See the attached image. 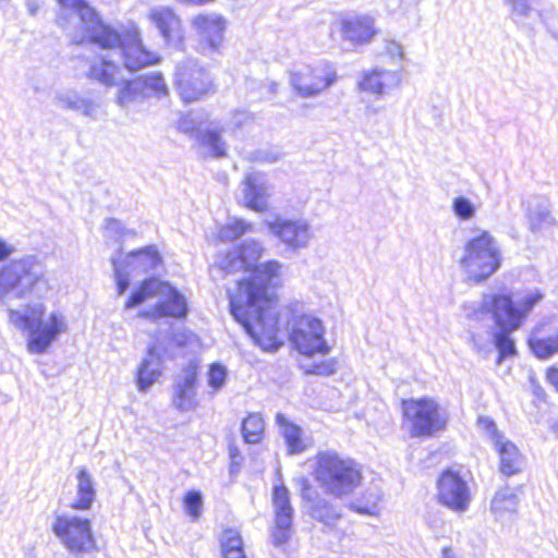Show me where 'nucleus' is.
Wrapping results in <instances>:
<instances>
[{
	"label": "nucleus",
	"mask_w": 558,
	"mask_h": 558,
	"mask_svg": "<svg viewBox=\"0 0 558 558\" xmlns=\"http://www.w3.org/2000/svg\"><path fill=\"white\" fill-rule=\"evenodd\" d=\"M265 428L264 420L260 414L252 413L242 423L243 438L248 444H257L262 439Z\"/></svg>",
	"instance_id": "nucleus-38"
},
{
	"label": "nucleus",
	"mask_w": 558,
	"mask_h": 558,
	"mask_svg": "<svg viewBox=\"0 0 558 558\" xmlns=\"http://www.w3.org/2000/svg\"><path fill=\"white\" fill-rule=\"evenodd\" d=\"M112 265L117 282L118 294L122 295L130 286L131 271L123 269L116 257L112 258Z\"/></svg>",
	"instance_id": "nucleus-47"
},
{
	"label": "nucleus",
	"mask_w": 558,
	"mask_h": 558,
	"mask_svg": "<svg viewBox=\"0 0 558 558\" xmlns=\"http://www.w3.org/2000/svg\"><path fill=\"white\" fill-rule=\"evenodd\" d=\"M148 21L156 27L167 46L181 49L184 31L180 16L169 7H155L148 12Z\"/></svg>",
	"instance_id": "nucleus-20"
},
{
	"label": "nucleus",
	"mask_w": 558,
	"mask_h": 558,
	"mask_svg": "<svg viewBox=\"0 0 558 558\" xmlns=\"http://www.w3.org/2000/svg\"><path fill=\"white\" fill-rule=\"evenodd\" d=\"M227 368L220 364H213L208 372V386L213 389L211 393L220 390L227 379Z\"/></svg>",
	"instance_id": "nucleus-46"
},
{
	"label": "nucleus",
	"mask_w": 558,
	"mask_h": 558,
	"mask_svg": "<svg viewBox=\"0 0 558 558\" xmlns=\"http://www.w3.org/2000/svg\"><path fill=\"white\" fill-rule=\"evenodd\" d=\"M221 554L231 550L243 549V541L240 533L234 529H227L220 537Z\"/></svg>",
	"instance_id": "nucleus-44"
},
{
	"label": "nucleus",
	"mask_w": 558,
	"mask_h": 558,
	"mask_svg": "<svg viewBox=\"0 0 558 558\" xmlns=\"http://www.w3.org/2000/svg\"><path fill=\"white\" fill-rule=\"evenodd\" d=\"M538 0H506L511 7V19L514 23L523 25L525 21L536 13L539 17L542 14L537 9Z\"/></svg>",
	"instance_id": "nucleus-37"
},
{
	"label": "nucleus",
	"mask_w": 558,
	"mask_h": 558,
	"mask_svg": "<svg viewBox=\"0 0 558 558\" xmlns=\"http://www.w3.org/2000/svg\"><path fill=\"white\" fill-rule=\"evenodd\" d=\"M175 82L185 102L201 99L213 86L208 72L193 59H186L178 65Z\"/></svg>",
	"instance_id": "nucleus-13"
},
{
	"label": "nucleus",
	"mask_w": 558,
	"mask_h": 558,
	"mask_svg": "<svg viewBox=\"0 0 558 558\" xmlns=\"http://www.w3.org/2000/svg\"><path fill=\"white\" fill-rule=\"evenodd\" d=\"M184 509L186 513L196 520L199 518L203 508V497L198 490H190L184 496Z\"/></svg>",
	"instance_id": "nucleus-43"
},
{
	"label": "nucleus",
	"mask_w": 558,
	"mask_h": 558,
	"mask_svg": "<svg viewBox=\"0 0 558 558\" xmlns=\"http://www.w3.org/2000/svg\"><path fill=\"white\" fill-rule=\"evenodd\" d=\"M191 27L197 36L196 49L204 56L214 57L220 53L225 40L227 21L219 14L208 13L195 15Z\"/></svg>",
	"instance_id": "nucleus-12"
},
{
	"label": "nucleus",
	"mask_w": 558,
	"mask_h": 558,
	"mask_svg": "<svg viewBox=\"0 0 558 558\" xmlns=\"http://www.w3.org/2000/svg\"><path fill=\"white\" fill-rule=\"evenodd\" d=\"M235 454H236V449H234V450H232V449H231V450H230V456H231L232 458H234V457H235Z\"/></svg>",
	"instance_id": "nucleus-58"
},
{
	"label": "nucleus",
	"mask_w": 558,
	"mask_h": 558,
	"mask_svg": "<svg viewBox=\"0 0 558 558\" xmlns=\"http://www.w3.org/2000/svg\"><path fill=\"white\" fill-rule=\"evenodd\" d=\"M268 227L274 235L293 251L308 247L314 238L312 226L304 218H277Z\"/></svg>",
	"instance_id": "nucleus-16"
},
{
	"label": "nucleus",
	"mask_w": 558,
	"mask_h": 558,
	"mask_svg": "<svg viewBox=\"0 0 558 558\" xmlns=\"http://www.w3.org/2000/svg\"><path fill=\"white\" fill-rule=\"evenodd\" d=\"M438 501L454 512H465L471 502L468 483L451 470L444 471L437 482Z\"/></svg>",
	"instance_id": "nucleus-15"
},
{
	"label": "nucleus",
	"mask_w": 558,
	"mask_h": 558,
	"mask_svg": "<svg viewBox=\"0 0 558 558\" xmlns=\"http://www.w3.org/2000/svg\"><path fill=\"white\" fill-rule=\"evenodd\" d=\"M197 376V366L191 363L174 379L172 403L181 412L191 411L197 405L195 387Z\"/></svg>",
	"instance_id": "nucleus-22"
},
{
	"label": "nucleus",
	"mask_w": 558,
	"mask_h": 558,
	"mask_svg": "<svg viewBox=\"0 0 558 558\" xmlns=\"http://www.w3.org/2000/svg\"><path fill=\"white\" fill-rule=\"evenodd\" d=\"M50 290L45 262L35 254L12 258L0 266V308L9 323L26 332L31 353L43 354L66 332L65 316L52 311L46 316L43 299Z\"/></svg>",
	"instance_id": "nucleus-1"
},
{
	"label": "nucleus",
	"mask_w": 558,
	"mask_h": 558,
	"mask_svg": "<svg viewBox=\"0 0 558 558\" xmlns=\"http://www.w3.org/2000/svg\"><path fill=\"white\" fill-rule=\"evenodd\" d=\"M277 89H278V84L272 82L271 85H270L271 93H274V94L277 93Z\"/></svg>",
	"instance_id": "nucleus-57"
},
{
	"label": "nucleus",
	"mask_w": 558,
	"mask_h": 558,
	"mask_svg": "<svg viewBox=\"0 0 558 558\" xmlns=\"http://www.w3.org/2000/svg\"><path fill=\"white\" fill-rule=\"evenodd\" d=\"M76 482V494L70 507L75 510H88L96 498L93 476L85 468H82L77 471Z\"/></svg>",
	"instance_id": "nucleus-27"
},
{
	"label": "nucleus",
	"mask_w": 558,
	"mask_h": 558,
	"mask_svg": "<svg viewBox=\"0 0 558 558\" xmlns=\"http://www.w3.org/2000/svg\"><path fill=\"white\" fill-rule=\"evenodd\" d=\"M111 52L94 57L89 60L86 77L97 82L105 87H113L121 81V68L119 63L110 58Z\"/></svg>",
	"instance_id": "nucleus-25"
},
{
	"label": "nucleus",
	"mask_w": 558,
	"mask_h": 558,
	"mask_svg": "<svg viewBox=\"0 0 558 558\" xmlns=\"http://www.w3.org/2000/svg\"><path fill=\"white\" fill-rule=\"evenodd\" d=\"M141 77L145 83V92L148 94V97L151 93L156 94L158 97L168 95V86L161 73L153 72Z\"/></svg>",
	"instance_id": "nucleus-40"
},
{
	"label": "nucleus",
	"mask_w": 558,
	"mask_h": 558,
	"mask_svg": "<svg viewBox=\"0 0 558 558\" xmlns=\"http://www.w3.org/2000/svg\"><path fill=\"white\" fill-rule=\"evenodd\" d=\"M383 109V107L367 106L365 112L368 117H373L380 113Z\"/></svg>",
	"instance_id": "nucleus-56"
},
{
	"label": "nucleus",
	"mask_w": 558,
	"mask_h": 558,
	"mask_svg": "<svg viewBox=\"0 0 558 558\" xmlns=\"http://www.w3.org/2000/svg\"><path fill=\"white\" fill-rule=\"evenodd\" d=\"M277 424L282 428L281 433L288 447L289 453H301L306 449L303 439V430L295 424L289 423L287 417L278 413L276 416Z\"/></svg>",
	"instance_id": "nucleus-34"
},
{
	"label": "nucleus",
	"mask_w": 558,
	"mask_h": 558,
	"mask_svg": "<svg viewBox=\"0 0 558 558\" xmlns=\"http://www.w3.org/2000/svg\"><path fill=\"white\" fill-rule=\"evenodd\" d=\"M272 506L275 510V527L272 544L276 547L286 545L291 537L294 510L290 502V494L284 485H276L272 489Z\"/></svg>",
	"instance_id": "nucleus-18"
},
{
	"label": "nucleus",
	"mask_w": 558,
	"mask_h": 558,
	"mask_svg": "<svg viewBox=\"0 0 558 558\" xmlns=\"http://www.w3.org/2000/svg\"><path fill=\"white\" fill-rule=\"evenodd\" d=\"M529 344L537 357L548 359L558 353V332L548 337H538L536 332H533Z\"/></svg>",
	"instance_id": "nucleus-36"
},
{
	"label": "nucleus",
	"mask_w": 558,
	"mask_h": 558,
	"mask_svg": "<svg viewBox=\"0 0 558 558\" xmlns=\"http://www.w3.org/2000/svg\"><path fill=\"white\" fill-rule=\"evenodd\" d=\"M160 364L156 347H149L147 356L143 359L137 369V386L141 391H146L157 380L160 375Z\"/></svg>",
	"instance_id": "nucleus-30"
},
{
	"label": "nucleus",
	"mask_w": 558,
	"mask_h": 558,
	"mask_svg": "<svg viewBox=\"0 0 558 558\" xmlns=\"http://www.w3.org/2000/svg\"><path fill=\"white\" fill-rule=\"evenodd\" d=\"M264 252L263 245L252 239L245 240L240 246L223 255H219L216 264L218 268L227 274L242 269L252 270L257 266V260Z\"/></svg>",
	"instance_id": "nucleus-19"
},
{
	"label": "nucleus",
	"mask_w": 558,
	"mask_h": 558,
	"mask_svg": "<svg viewBox=\"0 0 558 558\" xmlns=\"http://www.w3.org/2000/svg\"><path fill=\"white\" fill-rule=\"evenodd\" d=\"M53 101L57 107L92 121H98L106 114L105 101L100 97L90 93L82 94L74 88L57 92Z\"/></svg>",
	"instance_id": "nucleus-14"
},
{
	"label": "nucleus",
	"mask_w": 558,
	"mask_h": 558,
	"mask_svg": "<svg viewBox=\"0 0 558 558\" xmlns=\"http://www.w3.org/2000/svg\"><path fill=\"white\" fill-rule=\"evenodd\" d=\"M380 500V489L378 487H371L364 493L362 498L351 501L349 508L359 514L376 515Z\"/></svg>",
	"instance_id": "nucleus-35"
},
{
	"label": "nucleus",
	"mask_w": 558,
	"mask_h": 558,
	"mask_svg": "<svg viewBox=\"0 0 558 558\" xmlns=\"http://www.w3.org/2000/svg\"><path fill=\"white\" fill-rule=\"evenodd\" d=\"M336 361L333 359H325L320 362H313L305 364L303 363L301 367L304 369L306 374H313L318 376H330L336 373Z\"/></svg>",
	"instance_id": "nucleus-42"
},
{
	"label": "nucleus",
	"mask_w": 558,
	"mask_h": 558,
	"mask_svg": "<svg viewBox=\"0 0 558 558\" xmlns=\"http://www.w3.org/2000/svg\"><path fill=\"white\" fill-rule=\"evenodd\" d=\"M527 219L530 229L533 232L539 231L543 227L554 223L548 201L544 197L534 196L527 202Z\"/></svg>",
	"instance_id": "nucleus-32"
},
{
	"label": "nucleus",
	"mask_w": 558,
	"mask_h": 558,
	"mask_svg": "<svg viewBox=\"0 0 558 558\" xmlns=\"http://www.w3.org/2000/svg\"><path fill=\"white\" fill-rule=\"evenodd\" d=\"M282 265L278 260H268L253 268L247 280H240L235 293L230 294V310L256 342L274 347L277 339V320L269 317L271 289L281 283Z\"/></svg>",
	"instance_id": "nucleus-3"
},
{
	"label": "nucleus",
	"mask_w": 558,
	"mask_h": 558,
	"mask_svg": "<svg viewBox=\"0 0 558 558\" xmlns=\"http://www.w3.org/2000/svg\"><path fill=\"white\" fill-rule=\"evenodd\" d=\"M471 342L473 343V348L478 352V353H482V354H486L488 353L492 349L490 348H484L482 345H480L476 341V338L474 335H472L471 337Z\"/></svg>",
	"instance_id": "nucleus-55"
},
{
	"label": "nucleus",
	"mask_w": 558,
	"mask_h": 558,
	"mask_svg": "<svg viewBox=\"0 0 558 558\" xmlns=\"http://www.w3.org/2000/svg\"><path fill=\"white\" fill-rule=\"evenodd\" d=\"M495 449L499 454V471L501 474L512 476L523 470V457L513 442L505 439L501 444L497 445Z\"/></svg>",
	"instance_id": "nucleus-28"
},
{
	"label": "nucleus",
	"mask_w": 558,
	"mask_h": 558,
	"mask_svg": "<svg viewBox=\"0 0 558 558\" xmlns=\"http://www.w3.org/2000/svg\"><path fill=\"white\" fill-rule=\"evenodd\" d=\"M341 38L352 45H364L377 34L375 19L371 14L349 13L339 21Z\"/></svg>",
	"instance_id": "nucleus-21"
},
{
	"label": "nucleus",
	"mask_w": 558,
	"mask_h": 558,
	"mask_svg": "<svg viewBox=\"0 0 558 558\" xmlns=\"http://www.w3.org/2000/svg\"><path fill=\"white\" fill-rule=\"evenodd\" d=\"M126 267L131 271L147 272L157 268L161 263V258L157 250L148 246L144 250L130 253L126 258Z\"/></svg>",
	"instance_id": "nucleus-33"
},
{
	"label": "nucleus",
	"mask_w": 558,
	"mask_h": 558,
	"mask_svg": "<svg viewBox=\"0 0 558 558\" xmlns=\"http://www.w3.org/2000/svg\"><path fill=\"white\" fill-rule=\"evenodd\" d=\"M402 410L403 415L411 423L412 436L430 437L446 427L445 412L430 398L404 400Z\"/></svg>",
	"instance_id": "nucleus-10"
},
{
	"label": "nucleus",
	"mask_w": 558,
	"mask_h": 558,
	"mask_svg": "<svg viewBox=\"0 0 558 558\" xmlns=\"http://www.w3.org/2000/svg\"><path fill=\"white\" fill-rule=\"evenodd\" d=\"M539 290L529 291L521 298L512 300L501 293L484 294L478 307L473 312L476 319L490 315L498 331L493 335L494 345L498 350L497 364L515 353V345L510 335L518 330L527 318L534 306L543 300Z\"/></svg>",
	"instance_id": "nucleus-4"
},
{
	"label": "nucleus",
	"mask_w": 558,
	"mask_h": 558,
	"mask_svg": "<svg viewBox=\"0 0 558 558\" xmlns=\"http://www.w3.org/2000/svg\"><path fill=\"white\" fill-rule=\"evenodd\" d=\"M223 558H246L244 549L231 550L222 554Z\"/></svg>",
	"instance_id": "nucleus-54"
},
{
	"label": "nucleus",
	"mask_w": 558,
	"mask_h": 558,
	"mask_svg": "<svg viewBox=\"0 0 558 558\" xmlns=\"http://www.w3.org/2000/svg\"><path fill=\"white\" fill-rule=\"evenodd\" d=\"M13 252L14 247L0 239V262L7 259Z\"/></svg>",
	"instance_id": "nucleus-51"
},
{
	"label": "nucleus",
	"mask_w": 558,
	"mask_h": 558,
	"mask_svg": "<svg viewBox=\"0 0 558 558\" xmlns=\"http://www.w3.org/2000/svg\"><path fill=\"white\" fill-rule=\"evenodd\" d=\"M301 498L305 502L308 514L328 529H333L340 521L342 513L339 507L315 490L310 481L300 478Z\"/></svg>",
	"instance_id": "nucleus-17"
},
{
	"label": "nucleus",
	"mask_w": 558,
	"mask_h": 558,
	"mask_svg": "<svg viewBox=\"0 0 558 558\" xmlns=\"http://www.w3.org/2000/svg\"><path fill=\"white\" fill-rule=\"evenodd\" d=\"M385 51L392 60L398 62H400L404 56L402 46L395 40L385 41Z\"/></svg>",
	"instance_id": "nucleus-48"
},
{
	"label": "nucleus",
	"mask_w": 558,
	"mask_h": 558,
	"mask_svg": "<svg viewBox=\"0 0 558 558\" xmlns=\"http://www.w3.org/2000/svg\"><path fill=\"white\" fill-rule=\"evenodd\" d=\"M440 558H459V557L451 546H446L441 549Z\"/></svg>",
	"instance_id": "nucleus-53"
},
{
	"label": "nucleus",
	"mask_w": 558,
	"mask_h": 558,
	"mask_svg": "<svg viewBox=\"0 0 558 558\" xmlns=\"http://www.w3.org/2000/svg\"><path fill=\"white\" fill-rule=\"evenodd\" d=\"M151 296L159 300L156 305L143 310L140 316L157 320L163 317L181 318L187 313V303L184 296L168 282L149 278L142 282L125 303V308H133Z\"/></svg>",
	"instance_id": "nucleus-7"
},
{
	"label": "nucleus",
	"mask_w": 558,
	"mask_h": 558,
	"mask_svg": "<svg viewBox=\"0 0 558 558\" xmlns=\"http://www.w3.org/2000/svg\"><path fill=\"white\" fill-rule=\"evenodd\" d=\"M519 501V496L510 487H504L494 495L490 510L496 520H504L517 512Z\"/></svg>",
	"instance_id": "nucleus-31"
},
{
	"label": "nucleus",
	"mask_w": 558,
	"mask_h": 558,
	"mask_svg": "<svg viewBox=\"0 0 558 558\" xmlns=\"http://www.w3.org/2000/svg\"><path fill=\"white\" fill-rule=\"evenodd\" d=\"M407 0H384L385 9L388 13L395 14L403 10Z\"/></svg>",
	"instance_id": "nucleus-49"
},
{
	"label": "nucleus",
	"mask_w": 558,
	"mask_h": 558,
	"mask_svg": "<svg viewBox=\"0 0 558 558\" xmlns=\"http://www.w3.org/2000/svg\"><path fill=\"white\" fill-rule=\"evenodd\" d=\"M117 86L116 104L123 109H128L135 104H140L148 97V94L145 92V83L142 77L133 80L121 78Z\"/></svg>",
	"instance_id": "nucleus-26"
},
{
	"label": "nucleus",
	"mask_w": 558,
	"mask_h": 558,
	"mask_svg": "<svg viewBox=\"0 0 558 558\" xmlns=\"http://www.w3.org/2000/svg\"><path fill=\"white\" fill-rule=\"evenodd\" d=\"M243 204L245 207L264 213L268 208L270 186L264 173L258 171L246 172L242 181Z\"/></svg>",
	"instance_id": "nucleus-23"
},
{
	"label": "nucleus",
	"mask_w": 558,
	"mask_h": 558,
	"mask_svg": "<svg viewBox=\"0 0 558 558\" xmlns=\"http://www.w3.org/2000/svg\"><path fill=\"white\" fill-rule=\"evenodd\" d=\"M314 478L325 494L335 498L352 495L362 483L360 465L335 450L319 451L314 460Z\"/></svg>",
	"instance_id": "nucleus-5"
},
{
	"label": "nucleus",
	"mask_w": 558,
	"mask_h": 558,
	"mask_svg": "<svg viewBox=\"0 0 558 558\" xmlns=\"http://www.w3.org/2000/svg\"><path fill=\"white\" fill-rule=\"evenodd\" d=\"M25 7H26V10H27V13L31 15V16H36L40 10V2L37 1V0H26L25 1Z\"/></svg>",
	"instance_id": "nucleus-50"
},
{
	"label": "nucleus",
	"mask_w": 558,
	"mask_h": 558,
	"mask_svg": "<svg viewBox=\"0 0 558 558\" xmlns=\"http://www.w3.org/2000/svg\"><path fill=\"white\" fill-rule=\"evenodd\" d=\"M253 226L242 219H231L219 230V239L221 241H233L239 236L251 232Z\"/></svg>",
	"instance_id": "nucleus-39"
},
{
	"label": "nucleus",
	"mask_w": 558,
	"mask_h": 558,
	"mask_svg": "<svg viewBox=\"0 0 558 558\" xmlns=\"http://www.w3.org/2000/svg\"><path fill=\"white\" fill-rule=\"evenodd\" d=\"M323 320L312 314L294 315L290 322V341L305 356L327 355L331 351Z\"/></svg>",
	"instance_id": "nucleus-8"
},
{
	"label": "nucleus",
	"mask_w": 558,
	"mask_h": 558,
	"mask_svg": "<svg viewBox=\"0 0 558 558\" xmlns=\"http://www.w3.org/2000/svg\"><path fill=\"white\" fill-rule=\"evenodd\" d=\"M52 531L71 553H86L95 547L88 519L77 515H59L52 524Z\"/></svg>",
	"instance_id": "nucleus-11"
},
{
	"label": "nucleus",
	"mask_w": 558,
	"mask_h": 558,
	"mask_svg": "<svg viewBox=\"0 0 558 558\" xmlns=\"http://www.w3.org/2000/svg\"><path fill=\"white\" fill-rule=\"evenodd\" d=\"M498 241L486 230L470 238L460 258V267L468 280L480 283L493 276L501 266Z\"/></svg>",
	"instance_id": "nucleus-6"
},
{
	"label": "nucleus",
	"mask_w": 558,
	"mask_h": 558,
	"mask_svg": "<svg viewBox=\"0 0 558 558\" xmlns=\"http://www.w3.org/2000/svg\"><path fill=\"white\" fill-rule=\"evenodd\" d=\"M338 81L336 66L327 61L302 64L290 71L289 83L302 98H313L328 90Z\"/></svg>",
	"instance_id": "nucleus-9"
},
{
	"label": "nucleus",
	"mask_w": 558,
	"mask_h": 558,
	"mask_svg": "<svg viewBox=\"0 0 558 558\" xmlns=\"http://www.w3.org/2000/svg\"><path fill=\"white\" fill-rule=\"evenodd\" d=\"M547 379L558 390V368H549L547 372Z\"/></svg>",
	"instance_id": "nucleus-52"
},
{
	"label": "nucleus",
	"mask_w": 558,
	"mask_h": 558,
	"mask_svg": "<svg viewBox=\"0 0 558 558\" xmlns=\"http://www.w3.org/2000/svg\"><path fill=\"white\" fill-rule=\"evenodd\" d=\"M401 73L385 69H374L363 72L359 87L363 92L381 96L398 88L401 84Z\"/></svg>",
	"instance_id": "nucleus-24"
},
{
	"label": "nucleus",
	"mask_w": 558,
	"mask_h": 558,
	"mask_svg": "<svg viewBox=\"0 0 558 558\" xmlns=\"http://www.w3.org/2000/svg\"><path fill=\"white\" fill-rule=\"evenodd\" d=\"M452 211L461 220H471L476 214L475 205L465 196L454 197Z\"/></svg>",
	"instance_id": "nucleus-41"
},
{
	"label": "nucleus",
	"mask_w": 558,
	"mask_h": 558,
	"mask_svg": "<svg viewBox=\"0 0 558 558\" xmlns=\"http://www.w3.org/2000/svg\"><path fill=\"white\" fill-rule=\"evenodd\" d=\"M477 426L490 439L494 447L505 440V437L498 430L495 422L492 418L487 416H480L477 420Z\"/></svg>",
	"instance_id": "nucleus-45"
},
{
	"label": "nucleus",
	"mask_w": 558,
	"mask_h": 558,
	"mask_svg": "<svg viewBox=\"0 0 558 558\" xmlns=\"http://www.w3.org/2000/svg\"><path fill=\"white\" fill-rule=\"evenodd\" d=\"M195 137L199 146L214 158H222L227 155L228 146L221 137V130L217 126L198 129Z\"/></svg>",
	"instance_id": "nucleus-29"
},
{
	"label": "nucleus",
	"mask_w": 558,
	"mask_h": 558,
	"mask_svg": "<svg viewBox=\"0 0 558 558\" xmlns=\"http://www.w3.org/2000/svg\"><path fill=\"white\" fill-rule=\"evenodd\" d=\"M56 22L74 45L92 44L119 56L130 72L159 62L160 57L147 50L140 29L134 26L116 28L105 23L85 0H57Z\"/></svg>",
	"instance_id": "nucleus-2"
}]
</instances>
